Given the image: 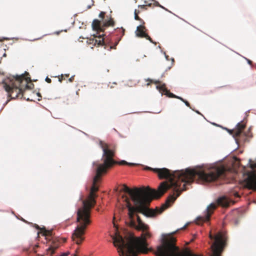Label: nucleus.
<instances>
[{
  "instance_id": "f257e3e1",
  "label": "nucleus",
  "mask_w": 256,
  "mask_h": 256,
  "mask_svg": "<svg viewBox=\"0 0 256 256\" xmlns=\"http://www.w3.org/2000/svg\"><path fill=\"white\" fill-rule=\"evenodd\" d=\"M146 170L156 174L160 179H168V181L161 182L158 187L156 194H152V198H160L168 190L172 189L173 194H170L166 202L160 208H156L158 214H162L170 206L181 192L186 190V185L194 180L202 182H210L216 180L219 177L224 176L226 172L224 166L208 167L199 166L194 168H186L184 170H176L172 172L166 168H152L146 166Z\"/></svg>"
},
{
  "instance_id": "f03ea898",
  "label": "nucleus",
  "mask_w": 256,
  "mask_h": 256,
  "mask_svg": "<svg viewBox=\"0 0 256 256\" xmlns=\"http://www.w3.org/2000/svg\"><path fill=\"white\" fill-rule=\"evenodd\" d=\"M99 145L102 150L103 154L102 160V164L94 162L97 166L96 174L93 180L92 186L90 192L87 198L84 200L83 196H80L79 200L82 202V206L77 210L76 222L77 226L74 230L72 238L77 244H80L84 240L83 236L86 230L90 224V212L96 204V198L97 196L95 194L98 191V188L96 183L100 179L102 174L107 172L108 169L115 163L113 160L114 154L115 146L113 144L108 145L102 140L99 142Z\"/></svg>"
},
{
  "instance_id": "7ed1b4c3",
  "label": "nucleus",
  "mask_w": 256,
  "mask_h": 256,
  "mask_svg": "<svg viewBox=\"0 0 256 256\" xmlns=\"http://www.w3.org/2000/svg\"><path fill=\"white\" fill-rule=\"evenodd\" d=\"M133 214L131 218L128 217L126 224L131 228H134L143 232L139 238L128 237L124 238L120 234H116L113 238L114 246L117 248L118 253L123 256H136V253L146 254L148 252L146 238H150L151 234L148 232L149 226L144 223L140 216H136V224Z\"/></svg>"
},
{
  "instance_id": "20e7f679",
  "label": "nucleus",
  "mask_w": 256,
  "mask_h": 256,
  "mask_svg": "<svg viewBox=\"0 0 256 256\" xmlns=\"http://www.w3.org/2000/svg\"><path fill=\"white\" fill-rule=\"evenodd\" d=\"M210 238L212 241L210 246L211 254L210 256H222V254L226 246L227 236L226 232L219 231L215 234L210 232ZM176 240L171 238L169 240L163 242L162 244L157 248L155 252L156 256H203L194 254L186 249L182 252L179 251L178 248L175 245Z\"/></svg>"
},
{
  "instance_id": "39448f33",
  "label": "nucleus",
  "mask_w": 256,
  "mask_h": 256,
  "mask_svg": "<svg viewBox=\"0 0 256 256\" xmlns=\"http://www.w3.org/2000/svg\"><path fill=\"white\" fill-rule=\"evenodd\" d=\"M120 191L128 193L135 205V206H132L128 198H126L128 216L130 218L136 212L141 213L147 217H154L158 214L156 209H150L148 208L152 200V194H158L156 190L152 189L149 186L130 189L124 184Z\"/></svg>"
},
{
  "instance_id": "423d86ee",
  "label": "nucleus",
  "mask_w": 256,
  "mask_h": 256,
  "mask_svg": "<svg viewBox=\"0 0 256 256\" xmlns=\"http://www.w3.org/2000/svg\"><path fill=\"white\" fill-rule=\"evenodd\" d=\"M8 82H4V87L8 92L11 98H24L28 101H32L33 100L25 96L24 90L16 82V76H13L12 78H8Z\"/></svg>"
},
{
  "instance_id": "0eeeda50",
  "label": "nucleus",
  "mask_w": 256,
  "mask_h": 256,
  "mask_svg": "<svg viewBox=\"0 0 256 256\" xmlns=\"http://www.w3.org/2000/svg\"><path fill=\"white\" fill-rule=\"evenodd\" d=\"M244 182L246 187L250 190H256V170L247 172L244 174Z\"/></svg>"
},
{
  "instance_id": "6e6552de",
  "label": "nucleus",
  "mask_w": 256,
  "mask_h": 256,
  "mask_svg": "<svg viewBox=\"0 0 256 256\" xmlns=\"http://www.w3.org/2000/svg\"><path fill=\"white\" fill-rule=\"evenodd\" d=\"M16 82L18 84L22 87L24 94L26 92L32 90L34 86V84L31 82L30 78H25L23 76H16Z\"/></svg>"
},
{
  "instance_id": "1a4fd4ad",
  "label": "nucleus",
  "mask_w": 256,
  "mask_h": 256,
  "mask_svg": "<svg viewBox=\"0 0 256 256\" xmlns=\"http://www.w3.org/2000/svg\"><path fill=\"white\" fill-rule=\"evenodd\" d=\"M216 204L214 203L210 204L206 208V214L204 216H200L198 218L197 224H200L202 222H206L210 220V217L213 213L214 210L216 208Z\"/></svg>"
},
{
  "instance_id": "9d476101",
  "label": "nucleus",
  "mask_w": 256,
  "mask_h": 256,
  "mask_svg": "<svg viewBox=\"0 0 256 256\" xmlns=\"http://www.w3.org/2000/svg\"><path fill=\"white\" fill-rule=\"evenodd\" d=\"M146 81L150 82V83L147 84V86H149L150 83H154L155 84H157L156 88L160 93L165 95L167 93L168 90L166 88V85L165 84H162V82L158 80H154L150 78H148Z\"/></svg>"
},
{
  "instance_id": "9b49d317",
  "label": "nucleus",
  "mask_w": 256,
  "mask_h": 256,
  "mask_svg": "<svg viewBox=\"0 0 256 256\" xmlns=\"http://www.w3.org/2000/svg\"><path fill=\"white\" fill-rule=\"evenodd\" d=\"M146 27L144 26L140 25L136 28V36L140 38H144L149 40L151 42H153L151 38L145 32Z\"/></svg>"
},
{
  "instance_id": "f8f14e48",
  "label": "nucleus",
  "mask_w": 256,
  "mask_h": 256,
  "mask_svg": "<svg viewBox=\"0 0 256 256\" xmlns=\"http://www.w3.org/2000/svg\"><path fill=\"white\" fill-rule=\"evenodd\" d=\"M92 28L94 30L96 31L103 32L104 30V26H101V22L97 19H94L92 22Z\"/></svg>"
},
{
  "instance_id": "ddd939ff",
  "label": "nucleus",
  "mask_w": 256,
  "mask_h": 256,
  "mask_svg": "<svg viewBox=\"0 0 256 256\" xmlns=\"http://www.w3.org/2000/svg\"><path fill=\"white\" fill-rule=\"evenodd\" d=\"M230 200L226 197L222 196L220 198L217 200V204L222 207H228L229 206Z\"/></svg>"
},
{
  "instance_id": "4468645a",
  "label": "nucleus",
  "mask_w": 256,
  "mask_h": 256,
  "mask_svg": "<svg viewBox=\"0 0 256 256\" xmlns=\"http://www.w3.org/2000/svg\"><path fill=\"white\" fill-rule=\"evenodd\" d=\"M246 127V124H244L242 122H238L235 128V136L238 137L242 133L243 130Z\"/></svg>"
},
{
  "instance_id": "2eb2a0df",
  "label": "nucleus",
  "mask_w": 256,
  "mask_h": 256,
  "mask_svg": "<svg viewBox=\"0 0 256 256\" xmlns=\"http://www.w3.org/2000/svg\"><path fill=\"white\" fill-rule=\"evenodd\" d=\"M34 227L37 230H40V233L45 236H52V230H46L45 228H40V227L37 224H34Z\"/></svg>"
},
{
  "instance_id": "dca6fc26",
  "label": "nucleus",
  "mask_w": 256,
  "mask_h": 256,
  "mask_svg": "<svg viewBox=\"0 0 256 256\" xmlns=\"http://www.w3.org/2000/svg\"><path fill=\"white\" fill-rule=\"evenodd\" d=\"M58 243L57 242H55L54 240H53L50 247L47 249V251L48 252L50 253V255H52L54 254L55 250L58 248Z\"/></svg>"
},
{
  "instance_id": "f3484780",
  "label": "nucleus",
  "mask_w": 256,
  "mask_h": 256,
  "mask_svg": "<svg viewBox=\"0 0 256 256\" xmlns=\"http://www.w3.org/2000/svg\"><path fill=\"white\" fill-rule=\"evenodd\" d=\"M92 43L94 46H104L105 44L104 38H102L101 35H100L96 38L93 40Z\"/></svg>"
},
{
  "instance_id": "a211bd4d",
  "label": "nucleus",
  "mask_w": 256,
  "mask_h": 256,
  "mask_svg": "<svg viewBox=\"0 0 256 256\" xmlns=\"http://www.w3.org/2000/svg\"><path fill=\"white\" fill-rule=\"evenodd\" d=\"M106 144V142H104ZM106 144H108V145H110V144H113L115 146V150H114V152H116V146L114 144H107L106 143ZM114 154H115V153L114 154ZM114 156H113L114 158ZM113 160H114L113 158ZM114 162H115V163L110 167L112 168V166H114V164H118L120 165H128V166H135L136 164H134V163H128V162H126V161L125 160H121L120 162H118L114 160Z\"/></svg>"
},
{
  "instance_id": "6ab92c4d",
  "label": "nucleus",
  "mask_w": 256,
  "mask_h": 256,
  "mask_svg": "<svg viewBox=\"0 0 256 256\" xmlns=\"http://www.w3.org/2000/svg\"><path fill=\"white\" fill-rule=\"evenodd\" d=\"M114 20L111 18L110 20L106 21L103 24L104 29L105 27L110 26H114Z\"/></svg>"
},
{
  "instance_id": "aec40b11",
  "label": "nucleus",
  "mask_w": 256,
  "mask_h": 256,
  "mask_svg": "<svg viewBox=\"0 0 256 256\" xmlns=\"http://www.w3.org/2000/svg\"><path fill=\"white\" fill-rule=\"evenodd\" d=\"M140 12V10H134V18L136 20L142 21V20L138 16V14Z\"/></svg>"
},
{
  "instance_id": "412c9836",
  "label": "nucleus",
  "mask_w": 256,
  "mask_h": 256,
  "mask_svg": "<svg viewBox=\"0 0 256 256\" xmlns=\"http://www.w3.org/2000/svg\"><path fill=\"white\" fill-rule=\"evenodd\" d=\"M166 95V96H168L170 98H176V97H177V96H176L175 94H174L170 92L169 90L168 91V92Z\"/></svg>"
},
{
  "instance_id": "4be33fe9",
  "label": "nucleus",
  "mask_w": 256,
  "mask_h": 256,
  "mask_svg": "<svg viewBox=\"0 0 256 256\" xmlns=\"http://www.w3.org/2000/svg\"><path fill=\"white\" fill-rule=\"evenodd\" d=\"M147 6V5H139L138 10H140V11L141 10H146Z\"/></svg>"
},
{
  "instance_id": "5701e85b",
  "label": "nucleus",
  "mask_w": 256,
  "mask_h": 256,
  "mask_svg": "<svg viewBox=\"0 0 256 256\" xmlns=\"http://www.w3.org/2000/svg\"><path fill=\"white\" fill-rule=\"evenodd\" d=\"M105 15V12H101L99 14V17L102 18V20H103L104 18Z\"/></svg>"
},
{
  "instance_id": "b1692460",
  "label": "nucleus",
  "mask_w": 256,
  "mask_h": 256,
  "mask_svg": "<svg viewBox=\"0 0 256 256\" xmlns=\"http://www.w3.org/2000/svg\"><path fill=\"white\" fill-rule=\"evenodd\" d=\"M228 131L230 134H232L234 136L236 137V136H235V128L234 130H228Z\"/></svg>"
},
{
  "instance_id": "393cba45",
  "label": "nucleus",
  "mask_w": 256,
  "mask_h": 256,
  "mask_svg": "<svg viewBox=\"0 0 256 256\" xmlns=\"http://www.w3.org/2000/svg\"><path fill=\"white\" fill-rule=\"evenodd\" d=\"M66 80L65 78L64 77V74H62L59 78H58V80L60 82H62L63 80Z\"/></svg>"
},
{
  "instance_id": "a878e982",
  "label": "nucleus",
  "mask_w": 256,
  "mask_h": 256,
  "mask_svg": "<svg viewBox=\"0 0 256 256\" xmlns=\"http://www.w3.org/2000/svg\"><path fill=\"white\" fill-rule=\"evenodd\" d=\"M250 166V168H256V162L251 164Z\"/></svg>"
},
{
  "instance_id": "bb28decb",
  "label": "nucleus",
  "mask_w": 256,
  "mask_h": 256,
  "mask_svg": "<svg viewBox=\"0 0 256 256\" xmlns=\"http://www.w3.org/2000/svg\"><path fill=\"white\" fill-rule=\"evenodd\" d=\"M74 76H72L69 79L68 81L70 82H72L74 80Z\"/></svg>"
},
{
  "instance_id": "cd10ccee",
  "label": "nucleus",
  "mask_w": 256,
  "mask_h": 256,
  "mask_svg": "<svg viewBox=\"0 0 256 256\" xmlns=\"http://www.w3.org/2000/svg\"><path fill=\"white\" fill-rule=\"evenodd\" d=\"M46 81L48 82V83H51L52 82V80L50 78H48V77H46Z\"/></svg>"
},
{
  "instance_id": "c85d7f7f",
  "label": "nucleus",
  "mask_w": 256,
  "mask_h": 256,
  "mask_svg": "<svg viewBox=\"0 0 256 256\" xmlns=\"http://www.w3.org/2000/svg\"><path fill=\"white\" fill-rule=\"evenodd\" d=\"M118 31H120V32H122V36L124 35V29H122V28L119 29Z\"/></svg>"
},
{
  "instance_id": "c756f323",
  "label": "nucleus",
  "mask_w": 256,
  "mask_h": 256,
  "mask_svg": "<svg viewBox=\"0 0 256 256\" xmlns=\"http://www.w3.org/2000/svg\"><path fill=\"white\" fill-rule=\"evenodd\" d=\"M184 102L186 104V105L188 107H190V103L186 101V100H184Z\"/></svg>"
},
{
  "instance_id": "7c9ffc66",
  "label": "nucleus",
  "mask_w": 256,
  "mask_h": 256,
  "mask_svg": "<svg viewBox=\"0 0 256 256\" xmlns=\"http://www.w3.org/2000/svg\"><path fill=\"white\" fill-rule=\"evenodd\" d=\"M68 252H64L60 254V256H68Z\"/></svg>"
},
{
  "instance_id": "2f4dec72",
  "label": "nucleus",
  "mask_w": 256,
  "mask_h": 256,
  "mask_svg": "<svg viewBox=\"0 0 256 256\" xmlns=\"http://www.w3.org/2000/svg\"><path fill=\"white\" fill-rule=\"evenodd\" d=\"M176 98H178L179 100H182V102H184L185 100H184V98H182L180 97V96H177L176 97Z\"/></svg>"
},
{
  "instance_id": "473e14b6",
  "label": "nucleus",
  "mask_w": 256,
  "mask_h": 256,
  "mask_svg": "<svg viewBox=\"0 0 256 256\" xmlns=\"http://www.w3.org/2000/svg\"><path fill=\"white\" fill-rule=\"evenodd\" d=\"M118 44V42H116L115 46H110V49H112V48L115 49L116 48V46Z\"/></svg>"
},
{
  "instance_id": "72a5a7b5",
  "label": "nucleus",
  "mask_w": 256,
  "mask_h": 256,
  "mask_svg": "<svg viewBox=\"0 0 256 256\" xmlns=\"http://www.w3.org/2000/svg\"><path fill=\"white\" fill-rule=\"evenodd\" d=\"M64 77L65 78L69 77V76H70L69 74H64Z\"/></svg>"
},
{
  "instance_id": "f704fd0d",
  "label": "nucleus",
  "mask_w": 256,
  "mask_h": 256,
  "mask_svg": "<svg viewBox=\"0 0 256 256\" xmlns=\"http://www.w3.org/2000/svg\"><path fill=\"white\" fill-rule=\"evenodd\" d=\"M37 95H38V96H39L40 98H42V96H41L39 92L37 93Z\"/></svg>"
},
{
  "instance_id": "c9c22d12",
  "label": "nucleus",
  "mask_w": 256,
  "mask_h": 256,
  "mask_svg": "<svg viewBox=\"0 0 256 256\" xmlns=\"http://www.w3.org/2000/svg\"><path fill=\"white\" fill-rule=\"evenodd\" d=\"M235 196H237V197H238V196H238V193H236V194H235Z\"/></svg>"
},
{
  "instance_id": "e433bc0d",
  "label": "nucleus",
  "mask_w": 256,
  "mask_h": 256,
  "mask_svg": "<svg viewBox=\"0 0 256 256\" xmlns=\"http://www.w3.org/2000/svg\"><path fill=\"white\" fill-rule=\"evenodd\" d=\"M24 95H25V96H26V98H28V95H26V92H25V94H24Z\"/></svg>"
},
{
  "instance_id": "4c0bfd02",
  "label": "nucleus",
  "mask_w": 256,
  "mask_h": 256,
  "mask_svg": "<svg viewBox=\"0 0 256 256\" xmlns=\"http://www.w3.org/2000/svg\"><path fill=\"white\" fill-rule=\"evenodd\" d=\"M74 256H76V255H74Z\"/></svg>"
}]
</instances>
